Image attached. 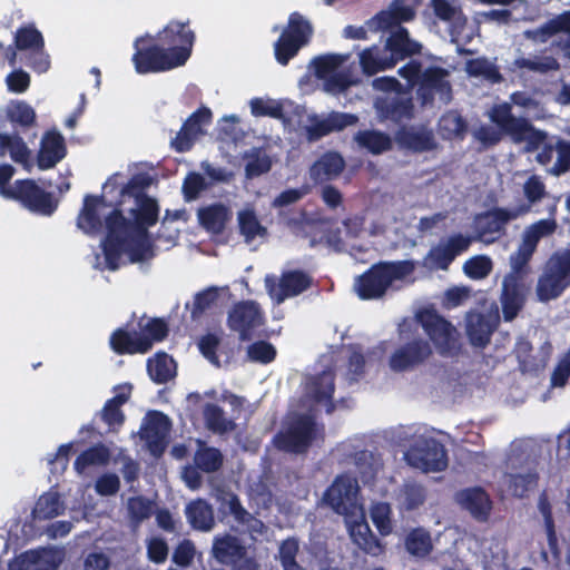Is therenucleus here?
I'll return each mask as SVG.
<instances>
[{
    "instance_id": "55",
    "label": "nucleus",
    "mask_w": 570,
    "mask_h": 570,
    "mask_svg": "<svg viewBox=\"0 0 570 570\" xmlns=\"http://www.w3.org/2000/svg\"><path fill=\"white\" fill-rule=\"evenodd\" d=\"M556 228L554 219H540L524 229L522 240L537 249L540 239L553 234Z\"/></svg>"
},
{
    "instance_id": "25",
    "label": "nucleus",
    "mask_w": 570,
    "mask_h": 570,
    "mask_svg": "<svg viewBox=\"0 0 570 570\" xmlns=\"http://www.w3.org/2000/svg\"><path fill=\"white\" fill-rule=\"evenodd\" d=\"M395 140L400 147L414 153L431 151L436 148L433 131L425 128L414 130L413 127L402 126L395 132Z\"/></svg>"
},
{
    "instance_id": "53",
    "label": "nucleus",
    "mask_w": 570,
    "mask_h": 570,
    "mask_svg": "<svg viewBox=\"0 0 570 570\" xmlns=\"http://www.w3.org/2000/svg\"><path fill=\"white\" fill-rule=\"evenodd\" d=\"M298 540L294 537L283 540L278 548V560L283 570H306L297 562Z\"/></svg>"
},
{
    "instance_id": "9",
    "label": "nucleus",
    "mask_w": 570,
    "mask_h": 570,
    "mask_svg": "<svg viewBox=\"0 0 570 570\" xmlns=\"http://www.w3.org/2000/svg\"><path fill=\"white\" fill-rule=\"evenodd\" d=\"M154 38L178 67L184 66L190 58L196 40L195 32L189 27V20L186 22L170 20Z\"/></svg>"
},
{
    "instance_id": "23",
    "label": "nucleus",
    "mask_w": 570,
    "mask_h": 570,
    "mask_svg": "<svg viewBox=\"0 0 570 570\" xmlns=\"http://www.w3.org/2000/svg\"><path fill=\"white\" fill-rule=\"evenodd\" d=\"M67 155L63 136L57 130H48L42 136L37 155V166L41 170L53 168Z\"/></svg>"
},
{
    "instance_id": "45",
    "label": "nucleus",
    "mask_w": 570,
    "mask_h": 570,
    "mask_svg": "<svg viewBox=\"0 0 570 570\" xmlns=\"http://www.w3.org/2000/svg\"><path fill=\"white\" fill-rule=\"evenodd\" d=\"M156 508V502L145 495L130 497L127 501V512L130 524L135 528L139 527L155 513Z\"/></svg>"
},
{
    "instance_id": "36",
    "label": "nucleus",
    "mask_w": 570,
    "mask_h": 570,
    "mask_svg": "<svg viewBox=\"0 0 570 570\" xmlns=\"http://www.w3.org/2000/svg\"><path fill=\"white\" fill-rule=\"evenodd\" d=\"M308 391L312 399L317 402H326L330 404L327 412L334 409L333 395L335 392V374L332 371H323L322 373L312 377Z\"/></svg>"
},
{
    "instance_id": "5",
    "label": "nucleus",
    "mask_w": 570,
    "mask_h": 570,
    "mask_svg": "<svg viewBox=\"0 0 570 570\" xmlns=\"http://www.w3.org/2000/svg\"><path fill=\"white\" fill-rule=\"evenodd\" d=\"M415 271L413 261H382L373 264L355 279L357 296L364 301L382 298L395 281H402Z\"/></svg>"
},
{
    "instance_id": "2",
    "label": "nucleus",
    "mask_w": 570,
    "mask_h": 570,
    "mask_svg": "<svg viewBox=\"0 0 570 570\" xmlns=\"http://www.w3.org/2000/svg\"><path fill=\"white\" fill-rule=\"evenodd\" d=\"M415 320L430 341L416 335L397 347L389 362L394 372L413 371L423 365L433 354L431 342L443 357H454L461 352L456 328L435 309H422Z\"/></svg>"
},
{
    "instance_id": "57",
    "label": "nucleus",
    "mask_w": 570,
    "mask_h": 570,
    "mask_svg": "<svg viewBox=\"0 0 570 570\" xmlns=\"http://www.w3.org/2000/svg\"><path fill=\"white\" fill-rule=\"evenodd\" d=\"M344 62V58L340 55H323L312 60L314 75L316 78L325 80Z\"/></svg>"
},
{
    "instance_id": "31",
    "label": "nucleus",
    "mask_w": 570,
    "mask_h": 570,
    "mask_svg": "<svg viewBox=\"0 0 570 570\" xmlns=\"http://www.w3.org/2000/svg\"><path fill=\"white\" fill-rule=\"evenodd\" d=\"M246 548L240 540L230 534L216 538L213 544V554L224 564L236 566L246 556Z\"/></svg>"
},
{
    "instance_id": "20",
    "label": "nucleus",
    "mask_w": 570,
    "mask_h": 570,
    "mask_svg": "<svg viewBox=\"0 0 570 570\" xmlns=\"http://www.w3.org/2000/svg\"><path fill=\"white\" fill-rule=\"evenodd\" d=\"M169 417L160 411H149L141 428V439L153 454H161L166 449V439L170 431Z\"/></svg>"
},
{
    "instance_id": "47",
    "label": "nucleus",
    "mask_w": 570,
    "mask_h": 570,
    "mask_svg": "<svg viewBox=\"0 0 570 570\" xmlns=\"http://www.w3.org/2000/svg\"><path fill=\"white\" fill-rule=\"evenodd\" d=\"M439 128L445 139H463L468 131V122L458 111L450 110L440 118Z\"/></svg>"
},
{
    "instance_id": "30",
    "label": "nucleus",
    "mask_w": 570,
    "mask_h": 570,
    "mask_svg": "<svg viewBox=\"0 0 570 570\" xmlns=\"http://www.w3.org/2000/svg\"><path fill=\"white\" fill-rule=\"evenodd\" d=\"M105 198L102 195H86L83 206L77 217V226L86 234H97L102 228V222L98 208L102 205Z\"/></svg>"
},
{
    "instance_id": "16",
    "label": "nucleus",
    "mask_w": 570,
    "mask_h": 570,
    "mask_svg": "<svg viewBox=\"0 0 570 570\" xmlns=\"http://www.w3.org/2000/svg\"><path fill=\"white\" fill-rule=\"evenodd\" d=\"M313 285V277L305 271L292 269L282 273L278 283L266 279L269 296L277 304L306 292Z\"/></svg>"
},
{
    "instance_id": "40",
    "label": "nucleus",
    "mask_w": 570,
    "mask_h": 570,
    "mask_svg": "<svg viewBox=\"0 0 570 570\" xmlns=\"http://www.w3.org/2000/svg\"><path fill=\"white\" fill-rule=\"evenodd\" d=\"M537 249L521 239L517 250L510 256L511 271L505 276L525 281L531 273L530 262Z\"/></svg>"
},
{
    "instance_id": "11",
    "label": "nucleus",
    "mask_w": 570,
    "mask_h": 570,
    "mask_svg": "<svg viewBox=\"0 0 570 570\" xmlns=\"http://www.w3.org/2000/svg\"><path fill=\"white\" fill-rule=\"evenodd\" d=\"M530 212L529 205H519L513 209L493 207L475 216L476 236L473 240H482L488 244L495 242L507 233L509 222Z\"/></svg>"
},
{
    "instance_id": "42",
    "label": "nucleus",
    "mask_w": 570,
    "mask_h": 570,
    "mask_svg": "<svg viewBox=\"0 0 570 570\" xmlns=\"http://www.w3.org/2000/svg\"><path fill=\"white\" fill-rule=\"evenodd\" d=\"M203 416L207 429L214 433L224 434L236 429L235 421L227 419L224 410L215 403L205 404Z\"/></svg>"
},
{
    "instance_id": "8",
    "label": "nucleus",
    "mask_w": 570,
    "mask_h": 570,
    "mask_svg": "<svg viewBox=\"0 0 570 570\" xmlns=\"http://www.w3.org/2000/svg\"><path fill=\"white\" fill-rule=\"evenodd\" d=\"M131 61L139 75L165 72L178 68L153 35L137 37Z\"/></svg>"
},
{
    "instance_id": "13",
    "label": "nucleus",
    "mask_w": 570,
    "mask_h": 570,
    "mask_svg": "<svg viewBox=\"0 0 570 570\" xmlns=\"http://www.w3.org/2000/svg\"><path fill=\"white\" fill-rule=\"evenodd\" d=\"M9 199L20 203L30 212L45 216L52 215L58 207V200L53 195L29 178L18 179L12 184L9 190Z\"/></svg>"
},
{
    "instance_id": "62",
    "label": "nucleus",
    "mask_w": 570,
    "mask_h": 570,
    "mask_svg": "<svg viewBox=\"0 0 570 570\" xmlns=\"http://www.w3.org/2000/svg\"><path fill=\"white\" fill-rule=\"evenodd\" d=\"M276 348L267 341H256L247 347V357L252 362L269 364L276 358Z\"/></svg>"
},
{
    "instance_id": "52",
    "label": "nucleus",
    "mask_w": 570,
    "mask_h": 570,
    "mask_svg": "<svg viewBox=\"0 0 570 570\" xmlns=\"http://www.w3.org/2000/svg\"><path fill=\"white\" fill-rule=\"evenodd\" d=\"M219 510L224 514H230L240 524H247L253 519L252 514L243 507L239 498L233 492H225L220 497Z\"/></svg>"
},
{
    "instance_id": "41",
    "label": "nucleus",
    "mask_w": 570,
    "mask_h": 570,
    "mask_svg": "<svg viewBox=\"0 0 570 570\" xmlns=\"http://www.w3.org/2000/svg\"><path fill=\"white\" fill-rule=\"evenodd\" d=\"M65 504L61 501L58 492H46L39 497L35 508L32 509V517L38 520H48L62 514Z\"/></svg>"
},
{
    "instance_id": "38",
    "label": "nucleus",
    "mask_w": 570,
    "mask_h": 570,
    "mask_svg": "<svg viewBox=\"0 0 570 570\" xmlns=\"http://www.w3.org/2000/svg\"><path fill=\"white\" fill-rule=\"evenodd\" d=\"M353 542L364 553L372 557H379L384 552V544L381 540L372 532L371 528L366 522H360L354 524L350 531Z\"/></svg>"
},
{
    "instance_id": "61",
    "label": "nucleus",
    "mask_w": 570,
    "mask_h": 570,
    "mask_svg": "<svg viewBox=\"0 0 570 570\" xmlns=\"http://www.w3.org/2000/svg\"><path fill=\"white\" fill-rule=\"evenodd\" d=\"M430 6L435 17L444 22L466 20L461 7L453 6L449 0H430Z\"/></svg>"
},
{
    "instance_id": "17",
    "label": "nucleus",
    "mask_w": 570,
    "mask_h": 570,
    "mask_svg": "<svg viewBox=\"0 0 570 570\" xmlns=\"http://www.w3.org/2000/svg\"><path fill=\"white\" fill-rule=\"evenodd\" d=\"M212 121V111L207 107H200L194 111L183 124L175 138L171 139V148L177 153L189 151L196 139L205 134L203 127Z\"/></svg>"
},
{
    "instance_id": "59",
    "label": "nucleus",
    "mask_w": 570,
    "mask_h": 570,
    "mask_svg": "<svg viewBox=\"0 0 570 570\" xmlns=\"http://www.w3.org/2000/svg\"><path fill=\"white\" fill-rule=\"evenodd\" d=\"M493 268L490 257L476 255L469 258L463 265L464 274L471 279H482L487 277Z\"/></svg>"
},
{
    "instance_id": "46",
    "label": "nucleus",
    "mask_w": 570,
    "mask_h": 570,
    "mask_svg": "<svg viewBox=\"0 0 570 570\" xmlns=\"http://www.w3.org/2000/svg\"><path fill=\"white\" fill-rule=\"evenodd\" d=\"M110 451L104 444H96L82 451L75 460L73 468L78 473H83L92 465H105L109 462Z\"/></svg>"
},
{
    "instance_id": "27",
    "label": "nucleus",
    "mask_w": 570,
    "mask_h": 570,
    "mask_svg": "<svg viewBox=\"0 0 570 570\" xmlns=\"http://www.w3.org/2000/svg\"><path fill=\"white\" fill-rule=\"evenodd\" d=\"M460 502L475 520L480 522L488 521L492 510V501L482 488L463 490L460 493Z\"/></svg>"
},
{
    "instance_id": "24",
    "label": "nucleus",
    "mask_w": 570,
    "mask_h": 570,
    "mask_svg": "<svg viewBox=\"0 0 570 570\" xmlns=\"http://www.w3.org/2000/svg\"><path fill=\"white\" fill-rule=\"evenodd\" d=\"M375 108L382 119L400 124L410 120L414 116V105L411 97H385L377 98Z\"/></svg>"
},
{
    "instance_id": "12",
    "label": "nucleus",
    "mask_w": 570,
    "mask_h": 570,
    "mask_svg": "<svg viewBox=\"0 0 570 570\" xmlns=\"http://www.w3.org/2000/svg\"><path fill=\"white\" fill-rule=\"evenodd\" d=\"M265 322L262 306L253 299L235 303L227 315V326L232 332L237 333L240 342L250 341Z\"/></svg>"
},
{
    "instance_id": "39",
    "label": "nucleus",
    "mask_w": 570,
    "mask_h": 570,
    "mask_svg": "<svg viewBox=\"0 0 570 570\" xmlns=\"http://www.w3.org/2000/svg\"><path fill=\"white\" fill-rule=\"evenodd\" d=\"M9 154L12 161L28 166L31 151L19 135L0 132V156Z\"/></svg>"
},
{
    "instance_id": "10",
    "label": "nucleus",
    "mask_w": 570,
    "mask_h": 570,
    "mask_svg": "<svg viewBox=\"0 0 570 570\" xmlns=\"http://www.w3.org/2000/svg\"><path fill=\"white\" fill-rule=\"evenodd\" d=\"M316 439V423L313 416L297 415L284 430L274 436L275 446L283 452L293 454L306 453Z\"/></svg>"
},
{
    "instance_id": "51",
    "label": "nucleus",
    "mask_w": 570,
    "mask_h": 570,
    "mask_svg": "<svg viewBox=\"0 0 570 570\" xmlns=\"http://www.w3.org/2000/svg\"><path fill=\"white\" fill-rule=\"evenodd\" d=\"M508 489L513 497L524 498L528 492L537 487L539 474L535 471H529L525 474H507Z\"/></svg>"
},
{
    "instance_id": "50",
    "label": "nucleus",
    "mask_w": 570,
    "mask_h": 570,
    "mask_svg": "<svg viewBox=\"0 0 570 570\" xmlns=\"http://www.w3.org/2000/svg\"><path fill=\"white\" fill-rule=\"evenodd\" d=\"M7 118L22 128H31L36 125L35 109L23 100L12 101L7 109Z\"/></svg>"
},
{
    "instance_id": "22",
    "label": "nucleus",
    "mask_w": 570,
    "mask_h": 570,
    "mask_svg": "<svg viewBox=\"0 0 570 570\" xmlns=\"http://www.w3.org/2000/svg\"><path fill=\"white\" fill-rule=\"evenodd\" d=\"M357 488L347 476L340 475L327 488L324 493V501L336 513L347 515L354 504Z\"/></svg>"
},
{
    "instance_id": "15",
    "label": "nucleus",
    "mask_w": 570,
    "mask_h": 570,
    "mask_svg": "<svg viewBox=\"0 0 570 570\" xmlns=\"http://www.w3.org/2000/svg\"><path fill=\"white\" fill-rule=\"evenodd\" d=\"M472 242V236L455 233L431 247L423 264L430 269L448 271L454 259L469 249Z\"/></svg>"
},
{
    "instance_id": "60",
    "label": "nucleus",
    "mask_w": 570,
    "mask_h": 570,
    "mask_svg": "<svg viewBox=\"0 0 570 570\" xmlns=\"http://www.w3.org/2000/svg\"><path fill=\"white\" fill-rule=\"evenodd\" d=\"M219 293L217 287L210 286L194 296L190 316L193 320L200 318L204 313L209 309L218 299Z\"/></svg>"
},
{
    "instance_id": "49",
    "label": "nucleus",
    "mask_w": 570,
    "mask_h": 570,
    "mask_svg": "<svg viewBox=\"0 0 570 570\" xmlns=\"http://www.w3.org/2000/svg\"><path fill=\"white\" fill-rule=\"evenodd\" d=\"M247 163L245 165L246 178L259 177L268 173L272 168L271 157L261 148H253L245 155Z\"/></svg>"
},
{
    "instance_id": "64",
    "label": "nucleus",
    "mask_w": 570,
    "mask_h": 570,
    "mask_svg": "<svg viewBox=\"0 0 570 570\" xmlns=\"http://www.w3.org/2000/svg\"><path fill=\"white\" fill-rule=\"evenodd\" d=\"M557 159L550 169L553 176H561L570 170V141L558 138L556 141Z\"/></svg>"
},
{
    "instance_id": "33",
    "label": "nucleus",
    "mask_w": 570,
    "mask_h": 570,
    "mask_svg": "<svg viewBox=\"0 0 570 570\" xmlns=\"http://www.w3.org/2000/svg\"><path fill=\"white\" fill-rule=\"evenodd\" d=\"M185 514L194 530L206 532L215 525L213 507L205 499L190 501L186 505Z\"/></svg>"
},
{
    "instance_id": "63",
    "label": "nucleus",
    "mask_w": 570,
    "mask_h": 570,
    "mask_svg": "<svg viewBox=\"0 0 570 570\" xmlns=\"http://www.w3.org/2000/svg\"><path fill=\"white\" fill-rule=\"evenodd\" d=\"M151 178L147 174L134 175L120 190L121 197H132L135 202L142 196H149L145 190L149 187Z\"/></svg>"
},
{
    "instance_id": "3",
    "label": "nucleus",
    "mask_w": 570,
    "mask_h": 570,
    "mask_svg": "<svg viewBox=\"0 0 570 570\" xmlns=\"http://www.w3.org/2000/svg\"><path fill=\"white\" fill-rule=\"evenodd\" d=\"M488 116L498 129L489 125H481L474 131V138L480 141L483 148L497 146L502 140L503 135L509 136L515 144L528 141L529 149H537L547 138V134L537 129L528 118L515 117L512 114L511 105L508 102L493 105Z\"/></svg>"
},
{
    "instance_id": "14",
    "label": "nucleus",
    "mask_w": 570,
    "mask_h": 570,
    "mask_svg": "<svg viewBox=\"0 0 570 570\" xmlns=\"http://www.w3.org/2000/svg\"><path fill=\"white\" fill-rule=\"evenodd\" d=\"M409 463L424 472H441L449 459L444 445L434 438L420 436L407 451Z\"/></svg>"
},
{
    "instance_id": "58",
    "label": "nucleus",
    "mask_w": 570,
    "mask_h": 570,
    "mask_svg": "<svg viewBox=\"0 0 570 570\" xmlns=\"http://www.w3.org/2000/svg\"><path fill=\"white\" fill-rule=\"evenodd\" d=\"M138 326L140 328V335L150 341V348L153 347L154 342H161L168 336V324L163 318H150L146 324H142L141 321H139Z\"/></svg>"
},
{
    "instance_id": "37",
    "label": "nucleus",
    "mask_w": 570,
    "mask_h": 570,
    "mask_svg": "<svg viewBox=\"0 0 570 570\" xmlns=\"http://www.w3.org/2000/svg\"><path fill=\"white\" fill-rule=\"evenodd\" d=\"M358 147L373 155H381L393 148V141L389 134L376 129L358 130L354 136Z\"/></svg>"
},
{
    "instance_id": "18",
    "label": "nucleus",
    "mask_w": 570,
    "mask_h": 570,
    "mask_svg": "<svg viewBox=\"0 0 570 570\" xmlns=\"http://www.w3.org/2000/svg\"><path fill=\"white\" fill-rule=\"evenodd\" d=\"M499 325V315L471 311L465 316V332L470 344L476 348H485Z\"/></svg>"
},
{
    "instance_id": "6",
    "label": "nucleus",
    "mask_w": 570,
    "mask_h": 570,
    "mask_svg": "<svg viewBox=\"0 0 570 570\" xmlns=\"http://www.w3.org/2000/svg\"><path fill=\"white\" fill-rule=\"evenodd\" d=\"M570 288V243L554 250L542 266L535 285V296L540 303H549L561 297Z\"/></svg>"
},
{
    "instance_id": "21",
    "label": "nucleus",
    "mask_w": 570,
    "mask_h": 570,
    "mask_svg": "<svg viewBox=\"0 0 570 570\" xmlns=\"http://www.w3.org/2000/svg\"><path fill=\"white\" fill-rule=\"evenodd\" d=\"M528 287L525 281L504 276L500 297L505 322L513 321L525 304Z\"/></svg>"
},
{
    "instance_id": "48",
    "label": "nucleus",
    "mask_w": 570,
    "mask_h": 570,
    "mask_svg": "<svg viewBox=\"0 0 570 570\" xmlns=\"http://www.w3.org/2000/svg\"><path fill=\"white\" fill-rule=\"evenodd\" d=\"M222 452L213 446H206L204 443L197 449L194 455L195 466L206 473L218 471L223 465Z\"/></svg>"
},
{
    "instance_id": "32",
    "label": "nucleus",
    "mask_w": 570,
    "mask_h": 570,
    "mask_svg": "<svg viewBox=\"0 0 570 570\" xmlns=\"http://www.w3.org/2000/svg\"><path fill=\"white\" fill-rule=\"evenodd\" d=\"M431 533L423 527L411 529L404 537V549L416 560L426 559L433 551Z\"/></svg>"
},
{
    "instance_id": "35",
    "label": "nucleus",
    "mask_w": 570,
    "mask_h": 570,
    "mask_svg": "<svg viewBox=\"0 0 570 570\" xmlns=\"http://www.w3.org/2000/svg\"><path fill=\"white\" fill-rule=\"evenodd\" d=\"M130 389L128 392L117 393L111 399L107 400L102 409L97 413L100 419L108 425L110 431H118L125 423V414L121 406L126 404L130 397Z\"/></svg>"
},
{
    "instance_id": "4",
    "label": "nucleus",
    "mask_w": 570,
    "mask_h": 570,
    "mask_svg": "<svg viewBox=\"0 0 570 570\" xmlns=\"http://www.w3.org/2000/svg\"><path fill=\"white\" fill-rule=\"evenodd\" d=\"M397 73L406 81L409 88H416V97L423 106L432 104L435 96L448 104L452 99V86L448 80L449 71L439 66L423 69L417 59H411Z\"/></svg>"
},
{
    "instance_id": "19",
    "label": "nucleus",
    "mask_w": 570,
    "mask_h": 570,
    "mask_svg": "<svg viewBox=\"0 0 570 570\" xmlns=\"http://www.w3.org/2000/svg\"><path fill=\"white\" fill-rule=\"evenodd\" d=\"M109 346L117 355L146 354L150 351V341L128 322L110 334Z\"/></svg>"
},
{
    "instance_id": "34",
    "label": "nucleus",
    "mask_w": 570,
    "mask_h": 570,
    "mask_svg": "<svg viewBox=\"0 0 570 570\" xmlns=\"http://www.w3.org/2000/svg\"><path fill=\"white\" fill-rule=\"evenodd\" d=\"M360 66L365 75L373 76L380 71L395 67V60L390 57L385 48L381 49L379 46L374 45L361 51Z\"/></svg>"
},
{
    "instance_id": "7",
    "label": "nucleus",
    "mask_w": 570,
    "mask_h": 570,
    "mask_svg": "<svg viewBox=\"0 0 570 570\" xmlns=\"http://www.w3.org/2000/svg\"><path fill=\"white\" fill-rule=\"evenodd\" d=\"M312 36V23L299 12H292L287 26L274 43L276 61L282 66H287L298 55L299 50L311 41Z\"/></svg>"
},
{
    "instance_id": "56",
    "label": "nucleus",
    "mask_w": 570,
    "mask_h": 570,
    "mask_svg": "<svg viewBox=\"0 0 570 570\" xmlns=\"http://www.w3.org/2000/svg\"><path fill=\"white\" fill-rule=\"evenodd\" d=\"M14 43L19 50H42L45 47L41 32L33 26L19 28L16 32Z\"/></svg>"
},
{
    "instance_id": "43",
    "label": "nucleus",
    "mask_w": 570,
    "mask_h": 570,
    "mask_svg": "<svg viewBox=\"0 0 570 570\" xmlns=\"http://www.w3.org/2000/svg\"><path fill=\"white\" fill-rule=\"evenodd\" d=\"M147 372L157 384H165L175 376L174 360L165 352L157 353L147 361Z\"/></svg>"
},
{
    "instance_id": "28",
    "label": "nucleus",
    "mask_w": 570,
    "mask_h": 570,
    "mask_svg": "<svg viewBox=\"0 0 570 570\" xmlns=\"http://www.w3.org/2000/svg\"><path fill=\"white\" fill-rule=\"evenodd\" d=\"M421 49L422 46L410 39L409 31L403 27H399L396 31L392 32L385 43V50L395 60V65L407 57L420 53Z\"/></svg>"
},
{
    "instance_id": "44",
    "label": "nucleus",
    "mask_w": 570,
    "mask_h": 570,
    "mask_svg": "<svg viewBox=\"0 0 570 570\" xmlns=\"http://www.w3.org/2000/svg\"><path fill=\"white\" fill-rule=\"evenodd\" d=\"M239 234L246 244H250L256 237H266L268 232L257 218L253 209H243L237 214Z\"/></svg>"
},
{
    "instance_id": "54",
    "label": "nucleus",
    "mask_w": 570,
    "mask_h": 570,
    "mask_svg": "<svg viewBox=\"0 0 570 570\" xmlns=\"http://www.w3.org/2000/svg\"><path fill=\"white\" fill-rule=\"evenodd\" d=\"M370 517L381 535L386 537L392 533V508L387 502H377L372 505Z\"/></svg>"
},
{
    "instance_id": "1",
    "label": "nucleus",
    "mask_w": 570,
    "mask_h": 570,
    "mask_svg": "<svg viewBox=\"0 0 570 570\" xmlns=\"http://www.w3.org/2000/svg\"><path fill=\"white\" fill-rule=\"evenodd\" d=\"M132 219L124 216L119 208H114L105 218L106 236L102 240L105 263L109 271L120 267L122 254L130 263H140L154 257V247L148 229L159 218V205L151 196H142L129 210Z\"/></svg>"
},
{
    "instance_id": "26",
    "label": "nucleus",
    "mask_w": 570,
    "mask_h": 570,
    "mask_svg": "<svg viewBox=\"0 0 570 570\" xmlns=\"http://www.w3.org/2000/svg\"><path fill=\"white\" fill-rule=\"evenodd\" d=\"M199 225L213 235H220L232 219V210L223 203H214L197 212Z\"/></svg>"
},
{
    "instance_id": "29",
    "label": "nucleus",
    "mask_w": 570,
    "mask_h": 570,
    "mask_svg": "<svg viewBox=\"0 0 570 570\" xmlns=\"http://www.w3.org/2000/svg\"><path fill=\"white\" fill-rule=\"evenodd\" d=\"M344 168V158L338 153L328 151L312 165L309 174L315 183H324L337 178Z\"/></svg>"
}]
</instances>
